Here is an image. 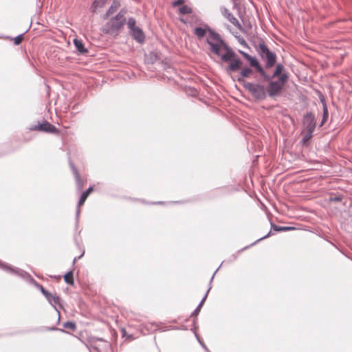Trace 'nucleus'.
Here are the masks:
<instances>
[{"label": "nucleus", "instance_id": "nucleus-44", "mask_svg": "<svg viewBox=\"0 0 352 352\" xmlns=\"http://www.w3.org/2000/svg\"><path fill=\"white\" fill-rule=\"evenodd\" d=\"M163 202L162 201H158V202H154L153 203V204H162Z\"/></svg>", "mask_w": 352, "mask_h": 352}, {"label": "nucleus", "instance_id": "nucleus-37", "mask_svg": "<svg viewBox=\"0 0 352 352\" xmlns=\"http://www.w3.org/2000/svg\"><path fill=\"white\" fill-rule=\"evenodd\" d=\"M79 214H80V209L78 208L77 210H76V223H78V221Z\"/></svg>", "mask_w": 352, "mask_h": 352}, {"label": "nucleus", "instance_id": "nucleus-20", "mask_svg": "<svg viewBox=\"0 0 352 352\" xmlns=\"http://www.w3.org/2000/svg\"><path fill=\"white\" fill-rule=\"evenodd\" d=\"M106 2L107 0H95L90 7V10L93 13H96L98 8H102L105 6Z\"/></svg>", "mask_w": 352, "mask_h": 352}, {"label": "nucleus", "instance_id": "nucleus-11", "mask_svg": "<svg viewBox=\"0 0 352 352\" xmlns=\"http://www.w3.org/2000/svg\"><path fill=\"white\" fill-rule=\"evenodd\" d=\"M239 53L241 54V56L248 62L249 65L254 69L256 72L262 67V65L256 57L251 56L248 53L241 50H239Z\"/></svg>", "mask_w": 352, "mask_h": 352}, {"label": "nucleus", "instance_id": "nucleus-31", "mask_svg": "<svg viewBox=\"0 0 352 352\" xmlns=\"http://www.w3.org/2000/svg\"><path fill=\"white\" fill-rule=\"evenodd\" d=\"M235 37L237 38L239 43L241 45H243L245 47H248V45L247 42L245 41V39L242 36H235Z\"/></svg>", "mask_w": 352, "mask_h": 352}, {"label": "nucleus", "instance_id": "nucleus-16", "mask_svg": "<svg viewBox=\"0 0 352 352\" xmlns=\"http://www.w3.org/2000/svg\"><path fill=\"white\" fill-rule=\"evenodd\" d=\"M320 100L322 104V118L319 124V127H321L327 122L328 117H329V112H328V109H327V103H326L324 98L323 97L320 98Z\"/></svg>", "mask_w": 352, "mask_h": 352}, {"label": "nucleus", "instance_id": "nucleus-6", "mask_svg": "<svg viewBox=\"0 0 352 352\" xmlns=\"http://www.w3.org/2000/svg\"><path fill=\"white\" fill-rule=\"evenodd\" d=\"M239 75L236 78V80L242 85L243 88L248 91L252 98L254 97V94H255L256 91H254V89L252 87L253 85H259L260 81L258 82H248L245 80V78H248L250 76L251 74H253V72L254 70V68L248 66H245L244 67H241Z\"/></svg>", "mask_w": 352, "mask_h": 352}, {"label": "nucleus", "instance_id": "nucleus-3", "mask_svg": "<svg viewBox=\"0 0 352 352\" xmlns=\"http://www.w3.org/2000/svg\"><path fill=\"white\" fill-rule=\"evenodd\" d=\"M127 10L122 8L115 16L111 18L102 27L103 33L113 36H117L120 33L124 25L126 23V14Z\"/></svg>", "mask_w": 352, "mask_h": 352}, {"label": "nucleus", "instance_id": "nucleus-36", "mask_svg": "<svg viewBox=\"0 0 352 352\" xmlns=\"http://www.w3.org/2000/svg\"><path fill=\"white\" fill-rule=\"evenodd\" d=\"M112 14L111 13H109V11L107 10L106 12V13L104 14L103 16V19H107L110 15H111Z\"/></svg>", "mask_w": 352, "mask_h": 352}, {"label": "nucleus", "instance_id": "nucleus-14", "mask_svg": "<svg viewBox=\"0 0 352 352\" xmlns=\"http://www.w3.org/2000/svg\"><path fill=\"white\" fill-rule=\"evenodd\" d=\"M215 32L208 25L205 24L203 27H196L194 29V34L197 36L199 39H201L204 37L206 32L209 34V39L211 38V32Z\"/></svg>", "mask_w": 352, "mask_h": 352}, {"label": "nucleus", "instance_id": "nucleus-21", "mask_svg": "<svg viewBox=\"0 0 352 352\" xmlns=\"http://www.w3.org/2000/svg\"><path fill=\"white\" fill-rule=\"evenodd\" d=\"M93 191V188L91 186L89 187L87 190L84 191L80 198H79V200H78V207L79 208L80 206H82L85 201H86L87 197L89 196V195Z\"/></svg>", "mask_w": 352, "mask_h": 352}, {"label": "nucleus", "instance_id": "nucleus-10", "mask_svg": "<svg viewBox=\"0 0 352 352\" xmlns=\"http://www.w3.org/2000/svg\"><path fill=\"white\" fill-rule=\"evenodd\" d=\"M239 53L241 54V56L248 62L249 65L254 69L256 72L262 67V65L256 57L251 56L248 53L241 50H239Z\"/></svg>", "mask_w": 352, "mask_h": 352}, {"label": "nucleus", "instance_id": "nucleus-47", "mask_svg": "<svg viewBox=\"0 0 352 352\" xmlns=\"http://www.w3.org/2000/svg\"><path fill=\"white\" fill-rule=\"evenodd\" d=\"M93 348H94V349H96V351H98V349L96 346H93Z\"/></svg>", "mask_w": 352, "mask_h": 352}, {"label": "nucleus", "instance_id": "nucleus-15", "mask_svg": "<svg viewBox=\"0 0 352 352\" xmlns=\"http://www.w3.org/2000/svg\"><path fill=\"white\" fill-rule=\"evenodd\" d=\"M129 34L132 38L139 43H143L145 41L144 33L143 30L139 27H137L129 31Z\"/></svg>", "mask_w": 352, "mask_h": 352}, {"label": "nucleus", "instance_id": "nucleus-4", "mask_svg": "<svg viewBox=\"0 0 352 352\" xmlns=\"http://www.w3.org/2000/svg\"><path fill=\"white\" fill-rule=\"evenodd\" d=\"M256 50L261 59L265 63L263 67L265 70L272 68L276 65L277 56L270 50L264 41L259 43Z\"/></svg>", "mask_w": 352, "mask_h": 352}, {"label": "nucleus", "instance_id": "nucleus-13", "mask_svg": "<svg viewBox=\"0 0 352 352\" xmlns=\"http://www.w3.org/2000/svg\"><path fill=\"white\" fill-rule=\"evenodd\" d=\"M69 164L75 178L76 189L78 191H80L83 188L84 181L81 179L77 168L70 159L69 160Z\"/></svg>", "mask_w": 352, "mask_h": 352}, {"label": "nucleus", "instance_id": "nucleus-7", "mask_svg": "<svg viewBox=\"0 0 352 352\" xmlns=\"http://www.w3.org/2000/svg\"><path fill=\"white\" fill-rule=\"evenodd\" d=\"M302 123L305 131L314 132L316 126L315 114L311 111L307 112L302 117Z\"/></svg>", "mask_w": 352, "mask_h": 352}, {"label": "nucleus", "instance_id": "nucleus-1", "mask_svg": "<svg viewBox=\"0 0 352 352\" xmlns=\"http://www.w3.org/2000/svg\"><path fill=\"white\" fill-rule=\"evenodd\" d=\"M256 73L263 79L259 85H252L256 91L253 98L257 101H263L267 96L274 98L280 95L289 79V76L286 75L272 76L267 74L263 65Z\"/></svg>", "mask_w": 352, "mask_h": 352}, {"label": "nucleus", "instance_id": "nucleus-39", "mask_svg": "<svg viewBox=\"0 0 352 352\" xmlns=\"http://www.w3.org/2000/svg\"><path fill=\"white\" fill-rule=\"evenodd\" d=\"M199 343H200V344L202 346V347L205 349V351H206V352H210V351H209V349L207 348V346H206L203 342H199Z\"/></svg>", "mask_w": 352, "mask_h": 352}, {"label": "nucleus", "instance_id": "nucleus-19", "mask_svg": "<svg viewBox=\"0 0 352 352\" xmlns=\"http://www.w3.org/2000/svg\"><path fill=\"white\" fill-rule=\"evenodd\" d=\"M211 289V287L210 286L209 288L208 289V290L206 291L205 295L204 296V297L202 298V299L201 300V301L199 302V305H197V307L195 308V309L192 312L190 316L191 317H197V315L199 314L200 312V310L204 303V302L206 301V298H207V296H208V294L209 292V291Z\"/></svg>", "mask_w": 352, "mask_h": 352}, {"label": "nucleus", "instance_id": "nucleus-40", "mask_svg": "<svg viewBox=\"0 0 352 352\" xmlns=\"http://www.w3.org/2000/svg\"><path fill=\"white\" fill-rule=\"evenodd\" d=\"M237 258V255L236 254H232L230 258V261H235Z\"/></svg>", "mask_w": 352, "mask_h": 352}, {"label": "nucleus", "instance_id": "nucleus-27", "mask_svg": "<svg viewBox=\"0 0 352 352\" xmlns=\"http://www.w3.org/2000/svg\"><path fill=\"white\" fill-rule=\"evenodd\" d=\"M63 327L65 329H69L72 331H75L76 329V324L73 321H67L63 323Z\"/></svg>", "mask_w": 352, "mask_h": 352}, {"label": "nucleus", "instance_id": "nucleus-46", "mask_svg": "<svg viewBox=\"0 0 352 352\" xmlns=\"http://www.w3.org/2000/svg\"><path fill=\"white\" fill-rule=\"evenodd\" d=\"M248 247H249V246H248V247H245L243 249H241V250H240V252H241V251H242V250H243L247 249Z\"/></svg>", "mask_w": 352, "mask_h": 352}, {"label": "nucleus", "instance_id": "nucleus-38", "mask_svg": "<svg viewBox=\"0 0 352 352\" xmlns=\"http://www.w3.org/2000/svg\"><path fill=\"white\" fill-rule=\"evenodd\" d=\"M199 343H200V344L202 346V347L205 349V351H206V352H210V351H209V349L207 348V346H206L203 342H199Z\"/></svg>", "mask_w": 352, "mask_h": 352}, {"label": "nucleus", "instance_id": "nucleus-12", "mask_svg": "<svg viewBox=\"0 0 352 352\" xmlns=\"http://www.w3.org/2000/svg\"><path fill=\"white\" fill-rule=\"evenodd\" d=\"M221 14L228 19L232 24L240 30H243V26L239 22L238 19L230 12V10L224 6L220 8Z\"/></svg>", "mask_w": 352, "mask_h": 352}, {"label": "nucleus", "instance_id": "nucleus-32", "mask_svg": "<svg viewBox=\"0 0 352 352\" xmlns=\"http://www.w3.org/2000/svg\"><path fill=\"white\" fill-rule=\"evenodd\" d=\"M273 234L272 233L271 230L266 234L264 236H262L261 238H259L258 239H257L254 243H252L250 246H252L254 245H255L256 243H258V241H261V240L263 239H265L269 236H270L271 235H272Z\"/></svg>", "mask_w": 352, "mask_h": 352}, {"label": "nucleus", "instance_id": "nucleus-29", "mask_svg": "<svg viewBox=\"0 0 352 352\" xmlns=\"http://www.w3.org/2000/svg\"><path fill=\"white\" fill-rule=\"evenodd\" d=\"M25 32H26L23 34H20L13 38L14 45H19L21 43L22 41L23 40V35Z\"/></svg>", "mask_w": 352, "mask_h": 352}, {"label": "nucleus", "instance_id": "nucleus-24", "mask_svg": "<svg viewBox=\"0 0 352 352\" xmlns=\"http://www.w3.org/2000/svg\"><path fill=\"white\" fill-rule=\"evenodd\" d=\"M64 280L66 283L73 285L74 284L73 270H70L67 272L64 276Z\"/></svg>", "mask_w": 352, "mask_h": 352}, {"label": "nucleus", "instance_id": "nucleus-5", "mask_svg": "<svg viewBox=\"0 0 352 352\" xmlns=\"http://www.w3.org/2000/svg\"><path fill=\"white\" fill-rule=\"evenodd\" d=\"M0 268L3 270L9 272L12 274L16 275L18 276L21 277L22 278L25 279L26 281L31 283L34 285V286L38 288L43 295L45 294V292H47V289H45L41 284L37 283L31 276L30 274L26 272L25 271L21 270L17 267H13L11 265H9L7 263H4L0 261Z\"/></svg>", "mask_w": 352, "mask_h": 352}, {"label": "nucleus", "instance_id": "nucleus-25", "mask_svg": "<svg viewBox=\"0 0 352 352\" xmlns=\"http://www.w3.org/2000/svg\"><path fill=\"white\" fill-rule=\"evenodd\" d=\"M120 6V3L118 0H113L111 5L107 10L109 13L113 14L117 11L118 8Z\"/></svg>", "mask_w": 352, "mask_h": 352}, {"label": "nucleus", "instance_id": "nucleus-35", "mask_svg": "<svg viewBox=\"0 0 352 352\" xmlns=\"http://www.w3.org/2000/svg\"><path fill=\"white\" fill-rule=\"evenodd\" d=\"M84 254H85V251H83V252H82V254H80L78 258L75 257V258H74V260H73V264H74V263H75V262H76V261L77 259H80V258L84 255Z\"/></svg>", "mask_w": 352, "mask_h": 352}, {"label": "nucleus", "instance_id": "nucleus-41", "mask_svg": "<svg viewBox=\"0 0 352 352\" xmlns=\"http://www.w3.org/2000/svg\"><path fill=\"white\" fill-rule=\"evenodd\" d=\"M221 267V265L216 270V271L214 272L213 275L212 276L210 280V284L212 283L213 278H214V276L215 275V273L219 270V267Z\"/></svg>", "mask_w": 352, "mask_h": 352}, {"label": "nucleus", "instance_id": "nucleus-18", "mask_svg": "<svg viewBox=\"0 0 352 352\" xmlns=\"http://www.w3.org/2000/svg\"><path fill=\"white\" fill-rule=\"evenodd\" d=\"M275 69L271 74L272 76H281L282 75L289 76L288 73L285 71V67L283 63H278L275 65Z\"/></svg>", "mask_w": 352, "mask_h": 352}, {"label": "nucleus", "instance_id": "nucleus-9", "mask_svg": "<svg viewBox=\"0 0 352 352\" xmlns=\"http://www.w3.org/2000/svg\"><path fill=\"white\" fill-rule=\"evenodd\" d=\"M43 296L45 297V298L48 301V302L53 307L54 310L58 313V322H59L60 316V311L57 309L56 305H58L60 308L63 307L62 305L60 302V298L56 294H54V295L52 294L49 291L45 292V294Z\"/></svg>", "mask_w": 352, "mask_h": 352}, {"label": "nucleus", "instance_id": "nucleus-34", "mask_svg": "<svg viewBox=\"0 0 352 352\" xmlns=\"http://www.w3.org/2000/svg\"><path fill=\"white\" fill-rule=\"evenodd\" d=\"M184 3H185V0H176V1H173V6H178L183 5Z\"/></svg>", "mask_w": 352, "mask_h": 352}, {"label": "nucleus", "instance_id": "nucleus-45", "mask_svg": "<svg viewBox=\"0 0 352 352\" xmlns=\"http://www.w3.org/2000/svg\"><path fill=\"white\" fill-rule=\"evenodd\" d=\"M98 340H100V341H104V339L102 338H97Z\"/></svg>", "mask_w": 352, "mask_h": 352}, {"label": "nucleus", "instance_id": "nucleus-22", "mask_svg": "<svg viewBox=\"0 0 352 352\" xmlns=\"http://www.w3.org/2000/svg\"><path fill=\"white\" fill-rule=\"evenodd\" d=\"M306 133L300 140V144L304 146H308L309 145V140L313 137V131H305Z\"/></svg>", "mask_w": 352, "mask_h": 352}, {"label": "nucleus", "instance_id": "nucleus-28", "mask_svg": "<svg viewBox=\"0 0 352 352\" xmlns=\"http://www.w3.org/2000/svg\"><path fill=\"white\" fill-rule=\"evenodd\" d=\"M192 10L191 8H190L187 5H183L180 8H179V12L182 14H190L192 13Z\"/></svg>", "mask_w": 352, "mask_h": 352}, {"label": "nucleus", "instance_id": "nucleus-30", "mask_svg": "<svg viewBox=\"0 0 352 352\" xmlns=\"http://www.w3.org/2000/svg\"><path fill=\"white\" fill-rule=\"evenodd\" d=\"M342 198H343V197L341 195H335V196L331 195L329 197V200L330 202H339L342 200Z\"/></svg>", "mask_w": 352, "mask_h": 352}, {"label": "nucleus", "instance_id": "nucleus-8", "mask_svg": "<svg viewBox=\"0 0 352 352\" xmlns=\"http://www.w3.org/2000/svg\"><path fill=\"white\" fill-rule=\"evenodd\" d=\"M30 129L32 131H41L50 133H56L58 131L55 126L50 124L47 120H44L41 124L38 123L36 125L32 126Z\"/></svg>", "mask_w": 352, "mask_h": 352}, {"label": "nucleus", "instance_id": "nucleus-33", "mask_svg": "<svg viewBox=\"0 0 352 352\" xmlns=\"http://www.w3.org/2000/svg\"><path fill=\"white\" fill-rule=\"evenodd\" d=\"M47 331H60V332L67 333V331L63 329H58L56 327H48Z\"/></svg>", "mask_w": 352, "mask_h": 352}, {"label": "nucleus", "instance_id": "nucleus-2", "mask_svg": "<svg viewBox=\"0 0 352 352\" xmlns=\"http://www.w3.org/2000/svg\"><path fill=\"white\" fill-rule=\"evenodd\" d=\"M211 39H206V43L210 46V50L214 54L220 56L222 61L229 63L225 68L227 74L239 71L243 65V61L237 56L235 52L230 47L221 36L216 32H211Z\"/></svg>", "mask_w": 352, "mask_h": 352}, {"label": "nucleus", "instance_id": "nucleus-17", "mask_svg": "<svg viewBox=\"0 0 352 352\" xmlns=\"http://www.w3.org/2000/svg\"><path fill=\"white\" fill-rule=\"evenodd\" d=\"M73 43L79 54H85L88 52V50L85 47L81 40L75 38Z\"/></svg>", "mask_w": 352, "mask_h": 352}, {"label": "nucleus", "instance_id": "nucleus-26", "mask_svg": "<svg viewBox=\"0 0 352 352\" xmlns=\"http://www.w3.org/2000/svg\"><path fill=\"white\" fill-rule=\"evenodd\" d=\"M126 24H127L128 28L129 29V31L137 28L136 21L133 17L128 18V19L126 20Z\"/></svg>", "mask_w": 352, "mask_h": 352}, {"label": "nucleus", "instance_id": "nucleus-23", "mask_svg": "<svg viewBox=\"0 0 352 352\" xmlns=\"http://www.w3.org/2000/svg\"><path fill=\"white\" fill-rule=\"evenodd\" d=\"M270 223L272 229L276 232L289 231L295 229V228L290 226H279L273 223L272 222H271Z\"/></svg>", "mask_w": 352, "mask_h": 352}, {"label": "nucleus", "instance_id": "nucleus-43", "mask_svg": "<svg viewBox=\"0 0 352 352\" xmlns=\"http://www.w3.org/2000/svg\"><path fill=\"white\" fill-rule=\"evenodd\" d=\"M195 337H196V339L197 340V341H198L199 342H201V340H200V338H199V336H198L196 333H195Z\"/></svg>", "mask_w": 352, "mask_h": 352}, {"label": "nucleus", "instance_id": "nucleus-42", "mask_svg": "<svg viewBox=\"0 0 352 352\" xmlns=\"http://www.w3.org/2000/svg\"><path fill=\"white\" fill-rule=\"evenodd\" d=\"M195 337H196V339L197 340V341H198L199 342H201V340H200V338H199V336H198L196 333H195Z\"/></svg>", "mask_w": 352, "mask_h": 352}]
</instances>
